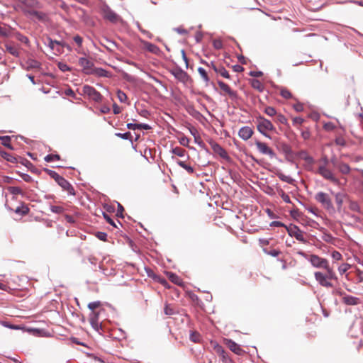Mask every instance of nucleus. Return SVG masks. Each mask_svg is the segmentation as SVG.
I'll return each mask as SVG.
<instances>
[{
  "instance_id": "1",
  "label": "nucleus",
  "mask_w": 363,
  "mask_h": 363,
  "mask_svg": "<svg viewBox=\"0 0 363 363\" xmlns=\"http://www.w3.org/2000/svg\"><path fill=\"white\" fill-rule=\"evenodd\" d=\"M319 166L317 173L322 176L324 179L330 181L333 184H338L339 179L335 176L332 170L328 167L329 160L327 156H323L319 160Z\"/></svg>"
},
{
  "instance_id": "2",
  "label": "nucleus",
  "mask_w": 363,
  "mask_h": 363,
  "mask_svg": "<svg viewBox=\"0 0 363 363\" xmlns=\"http://www.w3.org/2000/svg\"><path fill=\"white\" fill-rule=\"evenodd\" d=\"M297 254L301 256L302 257L306 259L311 263V264L315 268L325 269V267H327V265L329 264L328 259L322 258L316 255H308L303 251H298L297 252Z\"/></svg>"
},
{
  "instance_id": "3",
  "label": "nucleus",
  "mask_w": 363,
  "mask_h": 363,
  "mask_svg": "<svg viewBox=\"0 0 363 363\" xmlns=\"http://www.w3.org/2000/svg\"><path fill=\"white\" fill-rule=\"evenodd\" d=\"M255 123L257 124L258 131L266 138L271 139V137L267 132L275 130V128L272 123L268 119L260 116L257 117Z\"/></svg>"
},
{
  "instance_id": "4",
  "label": "nucleus",
  "mask_w": 363,
  "mask_h": 363,
  "mask_svg": "<svg viewBox=\"0 0 363 363\" xmlns=\"http://www.w3.org/2000/svg\"><path fill=\"white\" fill-rule=\"evenodd\" d=\"M45 171L60 185L64 190L67 191L69 194L74 195L75 192L72 185L62 176L56 172L50 169H45Z\"/></svg>"
},
{
  "instance_id": "5",
  "label": "nucleus",
  "mask_w": 363,
  "mask_h": 363,
  "mask_svg": "<svg viewBox=\"0 0 363 363\" xmlns=\"http://www.w3.org/2000/svg\"><path fill=\"white\" fill-rule=\"evenodd\" d=\"M315 199L321 203L330 215L335 214V208L328 194L323 191L318 192L315 196Z\"/></svg>"
},
{
  "instance_id": "6",
  "label": "nucleus",
  "mask_w": 363,
  "mask_h": 363,
  "mask_svg": "<svg viewBox=\"0 0 363 363\" xmlns=\"http://www.w3.org/2000/svg\"><path fill=\"white\" fill-rule=\"evenodd\" d=\"M285 228L291 237H294L303 243H307V240L304 238V233L298 226L291 224L289 226H285Z\"/></svg>"
},
{
  "instance_id": "7",
  "label": "nucleus",
  "mask_w": 363,
  "mask_h": 363,
  "mask_svg": "<svg viewBox=\"0 0 363 363\" xmlns=\"http://www.w3.org/2000/svg\"><path fill=\"white\" fill-rule=\"evenodd\" d=\"M101 12L104 18L112 23H116L120 20V16L106 4L102 6Z\"/></svg>"
},
{
  "instance_id": "8",
  "label": "nucleus",
  "mask_w": 363,
  "mask_h": 363,
  "mask_svg": "<svg viewBox=\"0 0 363 363\" xmlns=\"http://www.w3.org/2000/svg\"><path fill=\"white\" fill-rule=\"evenodd\" d=\"M83 92L88 96L89 99L96 102H100L102 100V95L93 86L85 85L83 86Z\"/></svg>"
},
{
  "instance_id": "9",
  "label": "nucleus",
  "mask_w": 363,
  "mask_h": 363,
  "mask_svg": "<svg viewBox=\"0 0 363 363\" xmlns=\"http://www.w3.org/2000/svg\"><path fill=\"white\" fill-rule=\"evenodd\" d=\"M255 145L257 150L262 155H268L270 158H274L276 156L274 150L270 148L266 143L256 141Z\"/></svg>"
},
{
  "instance_id": "10",
  "label": "nucleus",
  "mask_w": 363,
  "mask_h": 363,
  "mask_svg": "<svg viewBox=\"0 0 363 363\" xmlns=\"http://www.w3.org/2000/svg\"><path fill=\"white\" fill-rule=\"evenodd\" d=\"M79 65L82 67L83 73L86 74H92L94 69V63L86 57H80L79 59Z\"/></svg>"
},
{
  "instance_id": "11",
  "label": "nucleus",
  "mask_w": 363,
  "mask_h": 363,
  "mask_svg": "<svg viewBox=\"0 0 363 363\" xmlns=\"http://www.w3.org/2000/svg\"><path fill=\"white\" fill-rule=\"evenodd\" d=\"M314 277L316 281L323 287L331 288L333 287V284L328 280L326 274H323L321 272H315L314 273Z\"/></svg>"
},
{
  "instance_id": "12",
  "label": "nucleus",
  "mask_w": 363,
  "mask_h": 363,
  "mask_svg": "<svg viewBox=\"0 0 363 363\" xmlns=\"http://www.w3.org/2000/svg\"><path fill=\"white\" fill-rule=\"evenodd\" d=\"M170 72L177 79L183 83H186L189 80L188 74L180 67L174 68Z\"/></svg>"
},
{
  "instance_id": "13",
  "label": "nucleus",
  "mask_w": 363,
  "mask_h": 363,
  "mask_svg": "<svg viewBox=\"0 0 363 363\" xmlns=\"http://www.w3.org/2000/svg\"><path fill=\"white\" fill-rule=\"evenodd\" d=\"M210 145L213 152L218 154L220 157L223 159L228 158L226 151L218 143L214 141H211Z\"/></svg>"
},
{
  "instance_id": "14",
  "label": "nucleus",
  "mask_w": 363,
  "mask_h": 363,
  "mask_svg": "<svg viewBox=\"0 0 363 363\" xmlns=\"http://www.w3.org/2000/svg\"><path fill=\"white\" fill-rule=\"evenodd\" d=\"M140 43L143 45V48L149 51L151 53L159 55L160 53V49L155 45L145 41L143 39H140Z\"/></svg>"
},
{
  "instance_id": "15",
  "label": "nucleus",
  "mask_w": 363,
  "mask_h": 363,
  "mask_svg": "<svg viewBox=\"0 0 363 363\" xmlns=\"http://www.w3.org/2000/svg\"><path fill=\"white\" fill-rule=\"evenodd\" d=\"M253 130L249 126L242 127L238 132V135L243 140H249L253 135Z\"/></svg>"
},
{
  "instance_id": "16",
  "label": "nucleus",
  "mask_w": 363,
  "mask_h": 363,
  "mask_svg": "<svg viewBox=\"0 0 363 363\" xmlns=\"http://www.w3.org/2000/svg\"><path fill=\"white\" fill-rule=\"evenodd\" d=\"M342 302L347 306H356L360 303V299L353 296L345 294L342 297Z\"/></svg>"
},
{
  "instance_id": "17",
  "label": "nucleus",
  "mask_w": 363,
  "mask_h": 363,
  "mask_svg": "<svg viewBox=\"0 0 363 363\" xmlns=\"http://www.w3.org/2000/svg\"><path fill=\"white\" fill-rule=\"evenodd\" d=\"M5 47L7 52H9L11 55L14 57H19L20 51L18 45L13 43L9 42L5 44Z\"/></svg>"
},
{
  "instance_id": "18",
  "label": "nucleus",
  "mask_w": 363,
  "mask_h": 363,
  "mask_svg": "<svg viewBox=\"0 0 363 363\" xmlns=\"http://www.w3.org/2000/svg\"><path fill=\"white\" fill-rule=\"evenodd\" d=\"M89 322L92 328L96 330H99L101 325L99 323V313L93 311L89 315Z\"/></svg>"
},
{
  "instance_id": "19",
  "label": "nucleus",
  "mask_w": 363,
  "mask_h": 363,
  "mask_svg": "<svg viewBox=\"0 0 363 363\" xmlns=\"http://www.w3.org/2000/svg\"><path fill=\"white\" fill-rule=\"evenodd\" d=\"M218 84L220 89L224 91L226 94L229 95L232 99L236 97L235 91H233L230 87L222 81H218Z\"/></svg>"
},
{
  "instance_id": "20",
  "label": "nucleus",
  "mask_w": 363,
  "mask_h": 363,
  "mask_svg": "<svg viewBox=\"0 0 363 363\" xmlns=\"http://www.w3.org/2000/svg\"><path fill=\"white\" fill-rule=\"evenodd\" d=\"M337 168L338 169L339 172L343 174H348L351 170L350 167L345 162H340L337 164Z\"/></svg>"
},
{
  "instance_id": "21",
  "label": "nucleus",
  "mask_w": 363,
  "mask_h": 363,
  "mask_svg": "<svg viewBox=\"0 0 363 363\" xmlns=\"http://www.w3.org/2000/svg\"><path fill=\"white\" fill-rule=\"evenodd\" d=\"M228 347L231 351H233V352H235L237 354H240L241 352H242L240 345L232 340L229 341Z\"/></svg>"
},
{
  "instance_id": "22",
  "label": "nucleus",
  "mask_w": 363,
  "mask_h": 363,
  "mask_svg": "<svg viewBox=\"0 0 363 363\" xmlns=\"http://www.w3.org/2000/svg\"><path fill=\"white\" fill-rule=\"evenodd\" d=\"M214 71L217 74H219L224 78H226V79L230 78V74H229L228 72L223 66H219L218 67H214Z\"/></svg>"
},
{
  "instance_id": "23",
  "label": "nucleus",
  "mask_w": 363,
  "mask_h": 363,
  "mask_svg": "<svg viewBox=\"0 0 363 363\" xmlns=\"http://www.w3.org/2000/svg\"><path fill=\"white\" fill-rule=\"evenodd\" d=\"M176 162H177V164L179 167H182L183 169H184L185 170H186V172H187L189 174H193V173H194V168H193L191 166H190V165H189V164H186L184 161H181V160H176Z\"/></svg>"
},
{
  "instance_id": "24",
  "label": "nucleus",
  "mask_w": 363,
  "mask_h": 363,
  "mask_svg": "<svg viewBox=\"0 0 363 363\" xmlns=\"http://www.w3.org/2000/svg\"><path fill=\"white\" fill-rule=\"evenodd\" d=\"M171 152L174 155H175L178 157H184L187 155L186 151L184 149L179 147H176L173 148L171 150Z\"/></svg>"
},
{
  "instance_id": "25",
  "label": "nucleus",
  "mask_w": 363,
  "mask_h": 363,
  "mask_svg": "<svg viewBox=\"0 0 363 363\" xmlns=\"http://www.w3.org/2000/svg\"><path fill=\"white\" fill-rule=\"evenodd\" d=\"M327 274L326 276L328 277V280L330 279H337V277L333 271V269L330 267L329 264L327 265V267H325V269Z\"/></svg>"
},
{
  "instance_id": "26",
  "label": "nucleus",
  "mask_w": 363,
  "mask_h": 363,
  "mask_svg": "<svg viewBox=\"0 0 363 363\" xmlns=\"http://www.w3.org/2000/svg\"><path fill=\"white\" fill-rule=\"evenodd\" d=\"M251 85L254 89L258 90L260 92L264 90V85L258 79H252L251 81Z\"/></svg>"
},
{
  "instance_id": "27",
  "label": "nucleus",
  "mask_w": 363,
  "mask_h": 363,
  "mask_svg": "<svg viewBox=\"0 0 363 363\" xmlns=\"http://www.w3.org/2000/svg\"><path fill=\"white\" fill-rule=\"evenodd\" d=\"M92 74L98 77H108V72L102 68H94Z\"/></svg>"
},
{
  "instance_id": "28",
  "label": "nucleus",
  "mask_w": 363,
  "mask_h": 363,
  "mask_svg": "<svg viewBox=\"0 0 363 363\" xmlns=\"http://www.w3.org/2000/svg\"><path fill=\"white\" fill-rule=\"evenodd\" d=\"M168 277L172 282H173L177 285H181L182 283V279L177 274H175L174 273H172V272L168 273Z\"/></svg>"
},
{
  "instance_id": "29",
  "label": "nucleus",
  "mask_w": 363,
  "mask_h": 363,
  "mask_svg": "<svg viewBox=\"0 0 363 363\" xmlns=\"http://www.w3.org/2000/svg\"><path fill=\"white\" fill-rule=\"evenodd\" d=\"M343 197H344V194L342 193H337L335 195V202L337 203L338 210H340V208L342 207V205L343 203Z\"/></svg>"
},
{
  "instance_id": "30",
  "label": "nucleus",
  "mask_w": 363,
  "mask_h": 363,
  "mask_svg": "<svg viewBox=\"0 0 363 363\" xmlns=\"http://www.w3.org/2000/svg\"><path fill=\"white\" fill-rule=\"evenodd\" d=\"M349 208L351 211H354V212H357V213L362 212L359 205L356 201H350V204H349Z\"/></svg>"
},
{
  "instance_id": "31",
  "label": "nucleus",
  "mask_w": 363,
  "mask_h": 363,
  "mask_svg": "<svg viewBox=\"0 0 363 363\" xmlns=\"http://www.w3.org/2000/svg\"><path fill=\"white\" fill-rule=\"evenodd\" d=\"M278 177L283 182H285L288 184H293L294 182V179L290 177V176H288V175H285L282 173H279L277 174Z\"/></svg>"
},
{
  "instance_id": "32",
  "label": "nucleus",
  "mask_w": 363,
  "mask_h": 363,
  "mask_svg": "<svg viewBox=\"0 0 363 363\" xmlns=\"http://www.w3.org/2000/svg\"><path fill=\"white\" fill-rule=\"evenodd\" d=\"M198 72L199 73L201 77L203 79L205 82L208 83L209 82L208 74L203 67H199Z\"/></svg>"
},
{
  "instance_id": "33",
  "label": "nucleus",
  "mask_w": 363,
  "mask_h": 363,
  "mask_svg": "<svg viewBox=\"0 0 363 363\" xmlns=\"http://www.w3.org/2000/svg\"><path fill=\"white\" fill-rule=\"evenodd\" d=\"M117 97L121 103H125L128 100L127 95L121 90L117 91Z\"/></svg>"
},
{
  "instance_id": "34",
  "label": "nucleus",
  "mask_w": 363,
  "mask_h": 363,
  "mask_svg": "<svg viewBox=\"0 0 363 363\" xmlns=\"http://www.w3.org/2000/svg\"><path fill=\"white\" fill-rule=\"evenodd\" d=\"M264 111L267 116L271 117L277 114L276 109L272 106H267Z\"/></svg>"
},
{
  "instance_id": "35",
  "label": "nucleus",
  "mask_w": 363,
  "mask_h": 363,
  "mask_svg": "<svg viewBox=\"0 0 363 363\" xmlns=\"http://www.w3.org/2000/svg\"><path fill=\"white\" fill-rule=\"evenodd\" d=\"M60 159V157L59 155L50 154V155H48L45 157V160L47 162H53L55 160H59Z\"/></svg>"
},
{
  "instance_id": "36",
  "label": "nucleus",
  "mask_w": 363,
  "mask_h": 363,
  "mask_svg": "<svg viewBox=\"0 0 363 363\" xmlns=\"http://www.w3.org/2000/svg\"><path fill=\"white\" fill-rule=\"evenodd\" d=\"M8 190L13 195L22 194V190L17 186H9Z\"/></svg>"
},
{
  "instance_id": "37",
  "label": "nucleus",
  "mask_w": 363,
  "mask_h": 363,
  "mask_svg": "<svg viewBox=\"0 0 363 363\" xmlns=\"http://www.w3.org/2000/svg\"><path fill=\"white\" fill-rule=\"evenodd\" d=\"M350 267V265L347 263L342 264L338 267V272L340 274H345Z\"/></svg>"
},
{
  "instance_id": "38",
  "label": "nucleus",
  "mask_w": 363,
  "mask_h": 363,
  "mask_svg": "<svg viewBox=\"0 0 363 363\" xmlns=\"http://www.w3.org/2000/svg\"><path fill=\"white\" fill-rule=\"evenodd\" d=\"M0 140H1V143L3 145L11 148L10 146V140L11 138L9 136H0Z\"/></svg>"
},
{
  "instance_id": "39",
  "label": "nucleus",
  "mask_w": 363,
  "mask_h": 363,
  "mask_svg": "<svg viewBox=\"0 0 363 363\" xmlns=\"http://www.w3.org/2000/svg\"><path fill=\"white\" fill-rule=\"evenodd\" d=\"M280 95L284 99H290L292 97L291 92L284 88L281 89Z\"/></svg>"
},
{
  "instance_id": "40",
  "label": "nucleus",
  "mask_w": 363,
  "mask_h": 363,
  "mask_svg": "<svg viewBox=\"0 0 363 363\" xmlns=\"http://www.w3.org/2000/svg\"><path fill=\"white\" fill-rule=\"evenodd\" d=\"M276 121L281 124H286L287 123L286 118L281 113H277L276 115Z\"/></svg>"
},
{
  "instance_id": "41",
  "label": "nucleus",
  "mask_w": 363,
  "mask_h": 363,
  "mask_svg": "<svg viewBox=\"0 0 363 363\" xmlns=\"http://www.w3.org/2000/svg\"><path fill=\"white\" fill-rule=\"evenodd\" d=\"M101 306V302L99 301H93L88 304V308L91 311V312L94 311V310Z\"/></svg>"
},
{
  "instance_id": "42",
  "label": "nucleus",
  "mask_w": 363,
  "mask_h": 363,
  "mask_svg": "<svg viewBox=\"0 0 363 363\" xmlns=\"http://www.w3.org/2000/svg\"><path fill=\"white\" fill-rule=\"evenodd\" d=\"M58 68L63 72L71 70V68L64 62H59L57 65Z\"/></svg>"
},
{
  "instance_id": "43",
  "label": "nucleus",
  "mask_w": 363,
  "mask_h": 363,
  "mask_svg": "<svg viewBox=\"0 0 363 363\" xmlns=\"http://www.w3.org/2000/svg\"><path fill=\"white\" fill-rule=\"evenodd\" d=\"M10 28L6 26H0V35L7 36L10 34Z\"/></svg>"
},
{
  "instance_id": "44",
  "label": "nucleus",
  "mask_w": 363,
  "mask_h": 363,
  "mask_svg": "<svg viewBox=\"0 0 363 363\" xmlns=\"http://www.w3.org/2000/svg\"><path fill=\"white\" fill-rule=\"evenodd\" d=\"M279 194L284 202L287 203H291L290 197L283 190H281Z\"/></svg>"
},
{
  "instance_id": "45",
  "label": "nucleus",
  "mask_w": 363,
  "mask_h": 363,
  "mask_svg": "<svg viewBox=\"0 0 363 363\" xmlns=\"http://www.w3.org/2000/svg\"><path fill=\"white\" fill-rule=\"evenodd\" d=\"M190 140L186 136H182L179 138V143L185 147H188L189 144Z\"/></svg>"
},
{
  "instance_id": "46",
  "label": "nucleus",
  "mask_w": 363,
  "mask_h": 363,
  "mask_svg": "<svg viewBox=\"0 0 363 363\" xmlns=\"http://www.w3.org/2000/svg\"><path fill=\"white\" fill-rule=\"evenodd\" d=\"M1 324L3 326H4L5 328L13 329V330H18L19 328L18 326L15 325H12V324H11V323H9L8 322H6V321H1Z\"/></svg>"
},
{
  "instance_id": "47",
  "label": "nucleus",
  "mask_w": 363,
  "mask_h": 363,
  "mask_svg": "<svg viewBox=\"0 0 363 363\" xmlns=\"http://www.w3.org/2000/svg\"><path fill=\"white\" fill-rule=\"evenodd\" d=\"M331 257L334 260H337V261L340 260L342 258V255L338 251H336V250H334L332 252Z\"/></svg>"
},
{
  "instance_id": "48",
  "label": "nucleus",
  "mask_w": 363,
  "mask_h": 363,
  "mask_svg": "<svg viewBox=\"0 0 363 363\" xmlns=\"http://www.w3.org/2000/svg\"><path fill=\"white\" fill-rule=\"evenodd\" d=\"M50 210L52 213H62V211H63V208L61 207V206H50Z\"/></svg>"
},
{
  "instance_id": "49",
  "label": "nucleus",
  "mask_w": 363,
  "mask_h": 363,
  "mask_svg": "<svg viewBox=\"0 0 363 363\" xmlns=\"http://www.w3.org/2000/svg\"><path fill=\"white\" fill-rule=\"evenodd\" d=\"M264 252L266 254L271 255L272 257H277L281 253L280 251L277 250H272L268 251L267 250L264 249Z\"/></svg>"
},
{
  "instance_id": "50",
  "label": "nucleus",
  "mask_w": 363,
  "mask_h": 363,
  "mask_svg": "<svg viewBox=\"0 0 363 363\" xmlns=\"http://www.w3.org/2000/svg\"><path fill=\"white\" fill-rule=\"evenodd\" d=\"M213 45L216 50H220L223 48V43L220 40L216 39L213 41Z\"/></svg>"
},
{
  "instance_id": "51",
  "label": "nucleus",
  "mask_w": 363,
  "mask_h": 363,
  "mask_svg": "<svg viewBox=\"0 0 363 363\" xmlns=\"http://www.w3.org/2000/svg\"><path fill=\"white\" fill-rule=\"evenodd\" d=\"M96 236L102 241H106L107 238V234L104 232H97Z\"/></svg>"
},
{
  "instance_id": "52",
  "label": "nucleus",
  "mask_w": 363,
  "mask_h": 363,
  "mask_svg": "<svg viewBox=\"0 0 363 363\" xmlns=\"http://www.w3.org/2000/svg\"><path fill=\"white\" fill-rule=\"evenodd\" d=\"M190 339L191 341H193L194 342H198L200 339L199 334L197 333H195V332L191 333L190 335Z\"/></svg>"
},
{
  "instance_id": "53",
  "label": "nucleus",
  "mask_w": 363,
  "mask_h": 363,
  "mask_svg": "<svg viewBox=\"0 0 363 363\" xmlns=\"http://www.w3.org/2000/svg\"><path fill=\"white\" fill-rule=\"evenodd\" d=\"M322 239L327 242H331L333 240V236L330 233H324Z\"/></svg>"
},
{
  "instance_id": "54",
  "label": "nucleus",
  "mask_w": 363,
  "mask_h": 363,
  "mask_svg": "<svg viewBox=\"0 0 363 363\" xmlns=\"http://www.w3.org/2000/svg\"><path fill=\"white\" fill-rule=\"evenodd\" d=\"M16 37L17 39L23 43L28 44L29 42L28 38L21 34H18Z\"/></svg>"
},
{
  "instance_id": "55",
  "label": "nucleus",
  "mask_w": 363,
  "mask_h": 363,
  "mask_svg": "<svg viewBox=\"0 0 363 363\" xmlns=\"http://www.w3.org/2000/svg\"><path fill=\"white\" fill-rule=\"evenodd\" d=\"M304 120L301 117H295L293 118V124L295 125H301L303 123Z\"/></svg>"
},
{
  "instance_id": "56",
  "label": "nucleus",
  "mask_w": 363,
  "mask_h": 363,
  "mask_svg": "<svg viewBox=\"0 0 363 363\" xmlns=\"http://www.w3.org/2000/svg\"><path fill=\"white\" fill-rule=\"evenodd\" d=\"M130 135V132H127V133H116V136H117L118 138H121L122 139H124V140L128 139Z\"/></svg>"
},
{
  "instance_id": "57",
  "label": "nucleus",
  "mask_w": 363,
  "mask_h": 363,
  "mask_svg": "<svg viewBox=\"0 0 363 363\" xmlns=\"http://www.w3.org/2000/svg\"><path fill=\"white\" fill-rule=\"evenodd\" d=\"M293 107L297 112H302L303 111V106L301 103H297L294 104Z\"/></svg>"
},
{
  "instance_id": "58",
  "label": "nucleus",
  "mask_w": 363,
  "mask_h": 363,
  "mask_svg": "<svg viewBox=\"0 0 363 363\" xmlns=\"http://www.w3.org/2000/svg\"><path fill=\"white\" fill-rule=\"evenodd\" d=\"M138 129L139 130H150L151 127L147 123H138Z\"/></svg>"
},
{
  "instance_id": "59",
  "label": "nucleus",
  "mask_w": 363,
  "mask_h": 363,
  "mask_svg": "<svg viewBox=\"0 0 363 363\" xmlns=\"http://www.w3.org/2000/svg\"><path fill=\"white\" fill-rule=\"evenodd\" d=\"M23 3L27 6H33L37 4L35 0H23Z\"/></svg>"
},
{
  "instance_id": "60",
  "label": "nucleus",
  "mask_w": 363,
  "mask_h": 363,
  "mask_svg": "<svg viewBox=\"0 0 363 363\" xmlns=\"http://www.w3.org/2000/svg\"><path fill=\"white\" fill-rule=\"evenodd\" d=\"M74 41L77 44V45L79 47H81L82 46V38L80 37L79 35H76L74 37Z\"/></svg>"
},
{
  "instance_id": "61",
  "label": "nucleus",
  "mask_w": 363,
  "mask_h": 363,
  "mask_svg": "<svg viewBox=\"0 0 363 363\" xmlns=\"http://www.w3.org/2000/svg\"><path fill=\"white\" fill-rule=\"evenodd\" d=\"M249 74L254 77H259L262 76L263 73L261 71H251Z\"/></svg>"
},
{
  "instance_id": "62",
  "label": "nucleus",
  "mask_w": 363,
  "mask_h": 363,
  "mask_svg": "<svg viewBox=\"0 0 363 363\" xmlns=\"http://www.w3.org/2000/svg\"><path fill=\"white\" fill-rule=\"evenodd\" d=\"M140 32L145 35L147 38H148L149 39H152V37H153V35L149 32L148 30H145V29H140Z\"/></svg>"
},
{
  "instance_id": "63",
  "label": "nucleus",
  "mask_w": 363,
  "mask_h": 363,
  "mask_svg": "<svg viewBox=\"0 0 363 363\" xmlns=\"http://www.w3.org/2000/svg\"><path fill=\"white\" fill-rule=\"evenodd\" d=\"M164 313L166 315H172L174 313V311L169 306H166L164 308Z\"/></svg>"
},
{
  "instance_id": "64",
  "label": "nucleus",
  "mask_w": 363,
  "mask_h": 363,
  "mask_svg": "<svg viewBox=\"0 0 363 363\" xmlns=\"http://www.w3.org/2000/svg\"><path fill=\"white\" fill-rule=\"evenodd\" d=\"M357 277L359 282L363 281V271L357 270Z\"/></svg>"
}]
</instances>
